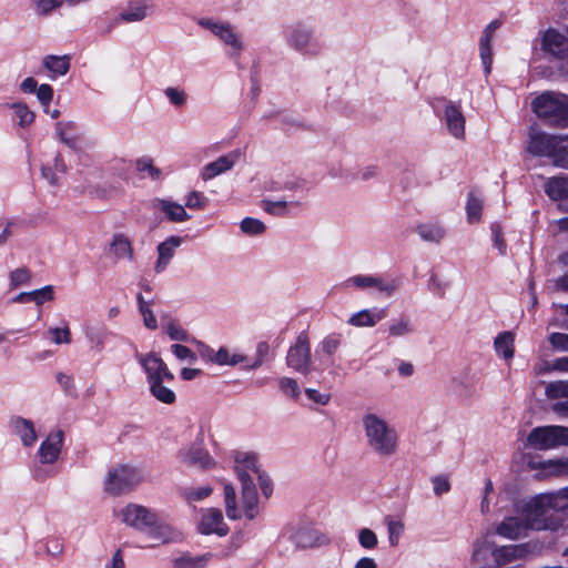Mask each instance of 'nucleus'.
Listing matches in <instances>:
<instances>
[{
    "label": "nucleus",
    "mask_w": 568,
    "mask_h": 568,
    "mask_svg": "<svg viewBox=\"0 0 568 568\" xmlns=\"http://www.w3.org/2000/svg\"><path fill=\"white\" fill-rule=\"evenodd\" d=\"M552 511L568 514V487L548 493Z\"/></svg>",
    "instance_id": "obj_42"
},
{
    "label": "nucleus",
    "mask_w": 568,
    "mask_h": 568,
    "mask_svg": "<svg viewBox=\"0 0 568 568\" xmlns=\"http://www.w3.org/2000/svg\"><path fill=\"white\" fill-rule=\"evenodd\" d=\"M110 252L114 260H129L133 258V250L129 239L123 234H115L110 244Z\"/></svg>",
    "instance_id": "obj_33"
},
{
    "label": "nucleus",
    "mask_w": 568,
    "mask_h": 568,
    "mask_svg": "<svg viewBox=\"0 0 568 568\" xmlns=\"http://www.w3.org/2000/svg\"><path fill=\"white\" fill-rule=\"evenodd\" d=\"M118 516L124 524L138 530H146L156 523V514L138 504L126 505L118 513Z\"/></svg>",
    "instance_id": "obj_13"
},
{
    "label": "nucleus",
    "mask_w": 568,
    "mask_h": 568,
    "mask_svg": "<svg viewBox=\"0 0 568 568\" xmlns=\"http://www.w3.org/2000/svg\"><path fill=\"white\" fill-rule=\"evenodd\" d=\"M528 445L537 450H548L568 445V427L559 425L539 426L534 428L528 437Z\"/></svg>",
    "instance_id": "obj_9"
},
{
    "label": "nucleus",
    "mask_w": 568,
    "mask_h": 568,
    "mask_svg": "<svg viewBox=\"0 0 568 568\" xmlns=\"http://www.w3.org/2000/svg\"><path fill=\"white\" fill-rule=\"evenodd\" d=\"M136 166L141 173H144L152 179H159L161 175L160 170L153 165L151 159H140L136 163Z\"/></svg>",
    "instance_id": "obj_61"
},
{
    "label": "nucleus",
    "mask_w": 568,
    "mask_h": 568,
    "mask_svg": "<svg viewBox=\"0 0 568 568\" xmlns=\"http://www.w3.org/2000/svg\"><path fill=\"white\" fill-rule=\"evenodd\" d=\"M47 334L57 345L71 343V332L68 324H64L62 327H50Z\"/></svg>",
    "instance_id": "obj_52"
},
{
    "label": "nucleus",
    "mask_w": 568,
    "mask_h": 568,
    "mask_svg": "<svg viewBox=\"0 0 568 568\" xmlns=\"http://www.w3.org/2000/svg\"><path fill=\"white\" fill-rule=\"evenodd\" d=\"M545 395L548 399H568V381L548 383L545 387Z\"/></svg>",
    "instance_id": "obj_43"
},
{
    "label": "nucleus",
    "mask_w": 568,
    "mask_h": 568,
    "mask_svg": "<svg viewBox=\"0 0 568 568\" xmlns=\"http://www.w3.org/2000/svg\"><path fill=\"white\" fill-rule=\"evenodd\" d=\"M440 120L453 138L465 139L466 119L458 103L448 101L444 106Z\"/></svg>",
    "instance_id": "obj_18"
},
{
    "label": "nucleus",
    "mask_w": 568,
    "mask_h": 568,
    "mask_svg": "<svg viewBox=\"0 0 568 568\" xmlns=\"http://www.w3.org/2000/svg\"><path fill=\"white\" fill-rule=\"evenodd\" d=\"M515 335L511 332L498 334L494 342L496 353L504 359L509 361L514 357Z\"/></svg>",
    "instance_id": "obj_36"
},
{
    "label": "nucleus",
    "mask_w": 568,
    "mask_h": 568,
    "mask_svg": "<svg viewBox=\"0 0 568 568\" xmlns=\"http://www.w3.org/2000/svg\"><path fill=\"white\" fill-rule=\"evenodd\" d=\"M179 460L190 467L210 469L215 466V460L205 449L203 440H196L178 453Z\"/></svg>",
    "instance_id": "obj_14"
},
{
    "label": "nucleus",
    "mask_w": 568,
    "mask_h": 568,
    "mask_svg": "<svg viewBox=\"0 0 568 568\" xmlns=\"http://www.w3.org/2000/svg\"><path fill=\"white\" fill-rule=\"evenodd\" d=\"M11 427L23 446L31 447L37 442L34 424L30 419L14 417L11 419Z\"/></svg>",
    "instance_id": "obj_27"
},
{
    "label": "nucleus",
    "mask_w": 568,
    "mask_h": 568,
    "mask_svg": "<svg viewBox=\"0 0 568 568\" xmlns=\"http://www.w3.org/2000/svg\"><path fill=\"white\" fill-rule=\"evenodd\" d=\"M387 332L389 336L398 338L413 334L415 327L408 317L400 316L390 321Z\"/></svg>",
    "instance_id": "obj_40"
},
{
    "label": "nucleus",
    "mask_w": 568,
    "mask_h": 568,
    "mask_svg": "<svg viewBox=\"0 0 568 568\" xmlns=\"http://www.w3.org/2000/svg\"><path fill=\"white\" fill-rule=\"evenodd\" d=\"M197 24L209 30L216 39L229 48L232 57H239L245 48L244 41L232 23L212 18H202Z\"/></svg>",
    "instance_id": "obj_7"
},
{
    "label": "nucleus",
    "mask_w": 568,
    "mask_h": 568,
    "mask_svg": "<svg viewBox=\"0 0 568 568\" xmlns=\"http://www.w3.org/2000/svg\"><path fill=\"white\" fill-rule=\"evenodd\" d=\"M245 361V356L241 354H231L226 347H220L216 351L215 364L220 366H235Z\"/></svg>",
    "instance_id": "obj_46"
},
{
    "label": "nucleus",
    "mask_w": 568,
    "mask_h": 568,
    "mask_svg": "<svg viewBox=\"0 0 568 568\" xmlns=\"http://www.w3.org/2000/svg\"><path fill=\"white\" fill-rule=\"evenodd\" d=\"M67 172V164L60 153H57L52 163H45L41 168L42 178L52 186L60 185L59 174Z\"/></svg>",
    "instance_id": "obj_28"
},
{
    "label": "nucleus",
    "mask_w": 568,
    "mask_h": 568,
    "mask_svg": "<svg viewBox=\"0 0 568 568\" xmlns=\"http://www.w3.org/2000/svg\"><path fill=\"white\" fill-rule=\"evenodd\" d=\"M234 471L241 483L243 511L236 506V493L231 484L224 486V503L226 516L239 519L244 514L247 519H253L257 514L256 481L262 494L267 498L272 494V481L258 466L257 455L250 450H234L232 454Z\"/></svg>",
    "instance_id": "obj_1"
},
{
    "label": "nucleus",
    "mask_w": 568,
    "mask_h": 568,
    "mask_svg": "<svg viewBox=\"0 0 568 568\" xmlns=\"http://www.w3.org/2000/svg\"><path fill=\"white\" fill-rule=\"evenodd\" d=\"M34 12L40 16H48L52 11L61 8L63 0H31Z\"/></svg>",
    "instance_id": "obj_47"
},
{
    "label": "nucleus",
    "mask_w": 568,
    "mask_h": 568,
    "mask_svg": "<svg viewBox=\"0 0 568 568\" xmlns=\"http://www.w3.org/2000/svg\"><path fill=\"white\" fill-rule=\"evenodd\" d=\"M341 345V341L337 336L328 335L320 344V349L331 356L333 355Z\"/></svg>",
    "instance_id": "obj_63"
},
{
    "label": "nucleus",
    "mask_w": 568,
    "mask_h": 568,
    "mask_svg": "<svg viewBox=\"0 0 568 568\" xmlns=\"http://www.w3.org/2000/svg\"><path fill=\"white\" fill-rule=\"evenodd\" d=\"M494 37L481 34L479 39V54L486 73L490 72L493 63L491 42Z\"/></svg>",
    "instance_id": "obj_41"
},
{
    "label": "nucleus",
    "mask_w": 568,
    "mask_h": 568,
    "mask_svg": "<svg viewBox=\"0 0 568 568\" xmlns=\"http://www.w3.org/2000/svg\"><path fill=\"white\" fill-rule=\"evenodd\" d=\"M532 110L551 125L568 126V95L545 92L532 101Z\"/></svg>",
    "instance_id": "obj_3"
},
{
    "label": "nucleus",
    "mask_w": 568,
    "mask_h": 568,
    "mask_svg": "<svg viewBox=\"0 0 568 568\" xmlns=\"http://www.w3.org/2000/svg\"><path fill=\"white\" fill-rule=\"evenodd\" d=\"M287 365L294 371L307 375L311 373V345L306 333H301L286 355Z\"/></svg>",
    "instance_id": "obj_12"
},
{
    "label": "nucleus",
    "mask_w": 568,
    "mask_h": 568,
    "mask_svg": "<svg viewBox=\"0 0 568 568\" xmlns=\"http://www.w3.org/2000/svg\"><path fill=\"white\" fill-rule=\"evenodd\" d=\"M516 510L527 519L531 529L550 528L549 521L552 507L548 493L536 495L527 501L516 505Z\"/></svg>",
    "instance_id": "obj_6"
},
{
    "label": "nucleus",
    "mask_w": 568,
    "mask_h": 568,
    "mask_svg": "<svg viewBox=\"0 0 568 568\" xmlns=\"http://www.w3.org/2000/svg\"><path fill=\"white\" fill-rule=\"evenodd\" d=\"M170 349L174 354V356L181 362L194 364L197 359L196 354L184 345L173 344L171 345Z\"/></svg>",
    "instance_id": "obj_56"
},
{
    "label": "nucleus",
    "mask_w": 568,
    "mask_h": 568,
    "mask_svg": "<svg viewBox=\"0 0 568 568\" xmlns=\"http://www.w3.org/2000/svg\"><path fill=\"white\" fill-rule=\"evenodd\" d=\"M36 94H37V99L42 108V111L48 112L49 105L51 104V102L53 100V95H54L53 88L48 83H43V84L39 85V88L36 91Z\"/></svg>",
    "instance_id": "obj_51"
},
{
    "label": "nucleus",
    "mask_w": 568,
    "mask_h": 568,
    "mask_svg": "<svg viewBox=\"0 0 568 568\" xmlns=\"http://www.w3.org/2000/svg\"><path fill=\"white\" fill-rule=\"evenodd\" d=\"M342 286L362 291L375 290L382 297L389 298L397 292L399 281L395 278L385 280L381 275L357 274L346 278Z\"/></svg>",
    "instance_id": "obj_10"
},
{
    "label": "nucleus",
    "mask_w": 568,
    "mask_h": 568,
    "mask_svg": "<svg viewBox=\"0 0 568 568\" xmlns=\"http://www.w3.org/2000/svg\"><path fill=\"white\" fill-rule=\"evenodd\" d=\"M165 333L172 341L189 342V333L178 323L171 322L165 326Z\"/></svg>",
    "instance_id": "obj_57"
},
{
    "label": "nucleus",
    "mask_w": 568,
    "mask_h": 568,
    "mask_svg": "<svg viewBox=\"0 0 568 568\" xmlns=\"http://www.w3.org/2000/svg\"><path fill=\"white\" fill-rule=\"evenodd\" d=\"M13 111V121L22 128H29L36 120V113L24 102H13L9 104Z\"/></svg>",
    "instance_id": "obj_35"
},
{
    "label": "nucleus",
    "mask_w": 568,
    "mask_h": 568,
    "mask_svg": "<svg viewBox=\"0 0 568 568\" xmlns=\"http://www.w3.org/2000/svg\"><path fill=\"white\" fill-rule=\"evenodd\" d=\"M165 98L176 109H182L187 103V93L178 87H168L163 91Z\"/></svg>",
    "instance_id": "obj_44"
},
{
    "label": "nucleus",
    "mask_w": 568,
    "mask_h": 568,
    "mask_svg": "<svg viewBox=\"0 0 568 568\" xmlns=\"http://www.w3.org/2000/svg\"><path fill=\"white\" fill-rule=\"evenodd\" d=\"M305 395L310 400L321 406L327 405L331 400V395L328 393H322L315 388H306Z\"/></svg>",
    "instance_id": "obj_64"
},
{
    "label": "nucleus",
    "mask_w": 568,
    "mask_h": 568,
    "mask_svg": "<svg viewBox=\"0 0 568 568\" xmlns=\"http://www.w3.org/2000/svg\"><path fill=\"white\" fill-rule=\"evenodd\" d=\"M527 554L528 547L526 545H507L491 550V556L498 568L517 559L525 558Z\"/></svg>",
    "instance_id": "obj_25"
},
{
    "label": "nucleus",
    "mask_w": 568,
    "mask_h": 568,
    "mask_svg": "<svg viewBox=\"0 0 568 568\" xmlns=\"http://www.w3.org/2000/svg\"><path fill=\"white\" fill-rule=\"evenodd\" d=\"M105 336H106V331L101 327L92 326V327H88L85 329V337L98 349L103 348Z\"/></svg>",
    "instance_id": "obj_55"
},
{
    "label": "nucleus",
    "mask_w": 568,
    "mask_h": 568,
    "mask_svg": "<svg viewBox=\"0 0 568 568\" xmlns=\"http://www.w3.org/2000/svg\"><path fill=\"white\" fill-rule=\"evenodd\" d=\"M567 148L568 134L552 135L535 129L529 131L527 152L536 156L551 158L555 165L559 154Z\"/></svg>",
    "instance_id": "obj_5"
},
{
    "label": "nucleus",
    "mask_w": 568,
    "mask_h": 568,
    "mask_svg": "<svg viewBox=\"0 0 568 568\" xmlns=\"http://www.w3.org/2000/svg\"><path fill=\"white\" fill-rule=\"evenodd\" d=\"M568 34V26L566 28ZM541 49L551 57L564 60L568 57V37L555 28H549L540 34Z\"/></svg>",
    "instance_id": "obj_17"
},
{
    "label": "nucleus",
    "mask_w": 568,
    "mask_h": 568,
    "mask_svg": "<svg viewBox=\"0 0 568 568\" xmlns=\"http://www.w3.org/2000/svg\"><path fill=\"white\" fill-rule=\"evenodd\" d=\"M387 316L384 307H372L361 310L349 316L347 324L354 327H374Z\"/></svg>",
    "instance_id": "obj_23"
},
{
    "label": "nucleus",
    "mask_w": 568,
    "mask_h": 568,
    "mask_svg": "<svg viewBox=\"0 0 568 568\" xmlns=\"http://www.w3.org/2000/svg\"><path fill=\"white\" fill-rule=\"evenodd\" d=\"M415 232L422 241L429 243H439L446 236L445 227L438 222L419 223Z\"/></svg>",
    "instance_id": "obj_31"
},
{
    "label": "nucleus",
    "mask_w": 568,
    "mask_h": 568,
    "mask_svg": "<svg viewBox=\"0 0 568 568\" xmlns=\"http://www.w3.org/2000/svg\"><path fill=\"white\" fill-rule=\"evenodd\" d=\"M490 550L489 542L486 539H479L474 544L471 560L474 562H481L486 559Z\"/></svg>",
    "instance_id": "obj_59"
},
{
    "label": "nucleus",
    "mask_w": 568,
    "mask_h": 568,
    "mask_svg": "<svg viewBox=\"0 0 568 568\" xmlns=\"http://www.w3.org/2000/svg\"><path fill=\"white\" fill-rule=\"evenodd\" d=\"M436 496H442L450 490V483L446 476L438 475L430 479Z\"/></svg>",
    "instance_id": "obj_62"
},
{
    "label": "nucleus",
    "mask_w": 568,
    "mask_h": 568,
    "mask_svg": "<svg viewBox=\"0 0 568 568\" xmlns=\"http://www.w3.org/2000/svg\"><path fill=\"white\" fill-rule=\"evenodd\" d=\"M278 388L283 393V395L297 399L301 394V388L296 379L291 377H281L277 381Z\"/></svg>",
    "instance_id": "obj_48"
},
{
    "label": "nucleus",
    "mask_w": 568,
    "mask_h": 568,
    "mask_svg": "<svg viewBox=\"0 0 568 568\" xmlns=\"http://www.w3.org/2000/svg\"><path fill=\"white\" fill-rule=\"evenodd\" d=\"M210 558V554L192 556L189 552H184L172 560V566L173 568H204Z\"/></svg>",
    "instance_id": "obj_37"
},
{
    "label": "nucleus",
    "mask_w": 568,
    "mask_h": 568,
    "mask_svg": "<svg viewBox=\"0 0 568 568\" xmlns=\"http://www.w3.org/2000/svg\"><path fill=\"white\" fill-rule=\"evenodd\" d=\"M531 529L527 519L519 513V516L506 517L496 527V534L507 539H518Z\"/></svg>",
    "instance_id": "obj_22"
},
{
    "label": "nucleus",
    "mask_w": 568,
    "mask_h": 568,
    "mask_svg": "<svg viewBox=\"0 0 568 568\" xmlns=\"http://www.w3.org/2000/svg\"><path fill=\"white\" fill-rule=\"evenodd\" d=\"M362 425L369 448L379 456L389 457L397 452L398 435L396 429L375 413H367Z\"/></svg>",
    "instance_id": "obj_2"
},
{
    "label": "nucleus",
    "mask_w": 568,
    "mask_h": 568,
    "mask_svg": "<svg viewBox=\"0 0 568 568\" xmlns=\"http://www.w3.org/2000/svg\"><path fill=\"white\" fill-rule=\"evenodd\" d=\"M240 229L245 234L257 235L265 231V224L257 219L245 217L241 221Z\"/></svg>",
    "instance_id": "obj_53"
},
{
    "label": "nucleus",
    "mask_w": 568,
    "mask_h": 568,
    "mask_svg": "<svg viewBox=\"0 0 568 568\" xmlns=\"http://www.w3.org/2000/svg\"><path fill=\"white\" fill-rule=\"evenodd\" d=\"M545 192L555 201L568 199V178L549 179L545 185Z\"/></svg>",
    "instance_id": "obj_38"
},
{
    "label": "nucleus",
    "mask_w": 568,
    "mask_h": 568,
    "mask_svg": "<svg viewBox=\"0 0 568 568\" xmlns=\"http://www.w3.org/2000/svg\"><path fill=\"white\" fill-rule=\"evenodd\" d=\"M55 132L59 140L73 151H80L81 134L73 121H59L55 123Z\"/></svg>",
    "instance_id": "obj_24"
},
{
    "label": "nucleus",
    "mask_w": 568,
    "mask_h": 568,
    "mask_svg": "<svg viewBox=\"0 0 568 568\" xmlns=\"http://www.w3.org/2000/svg\"><path fill=\"white\" fill-rule=\"evenodd\" d=\"M211 486L205 485L201 487L184 488L181 493L186 503H196L207 498L212 494Z\"/></svg>",
    "instance_id": "obj_45"
},
{
    "label": "nucleus",
    "mask_w": 568,
    "mask_h": 568,
    "mask_svg": "<svg viewBox=\"0 0 568 568\" xmlns=\"http://www.w3.org/2000/svg\"><path fill=\"white\" fill-rule=\"evenodd\" d=\"M151 537L160 542H179L183 539V534L178 528L166 523H155L149 527Z\"/></svg>",
    "instance_id": "obj_29"
},
{
    "label": "nucleus",
    "mask_w": 568,
    "mask_h": 568,
    "mask_svg": "<svg viewBox=\"0 0 568 568\" xmlns=\"http://www.w3.org/2000/svg\"><path fill=\"white\" fill-rule=\"evenodd\" d=\"M31 280V273L27 267H19L12 271L9 275L10 288L14 290L22 285L29 284Z\"/></svg>",
    "instance_id": "obj_50"
},
{
    "label": "nucleus",
    "mask_w": 568,
    "mask_h": 568,
    "mask_svg": "<svg viewBox=\"0 0 568 568\" xmlns=\"http://www.w3.org/2000/svg\"><path fill=\"white\" fill-rule=\"evenodd\" d=\"M241 150H233L224 155H221L215 161L205 164L200 173L203 181H209L217 175H221L230 170L241 160Z\"/></svg>",
    "instance_id": "obj_19"
},
{
    "label": "nucleus",
    "mask_w": 568,
    "mask_h": 568,
    "mask_svg": "<svg viewBox=\"0 0 568 568\" xmlns=\"http://www.w3.org/2000/svg\"><path fill=\"white\" fill-rule=\"evenodd\" d=\"M172 384L166 382H153L149 383V389L153 397L163 404H173L175 402V393L171 388Z\"/></svg>",
    "instance_id": "obj_39"
},
{
    "label": "nucleus",
    "mask_w": 568,
    "mask_h": 568,
    "mask_svg": "<svg viewBox=\"0 0 568 568\" xmlns=\"http://www.w3.org/2000/svg\"><path fill=\"white\" fill-rule=\"evenodd\" d=\"M262 209L274 216H286L291 213L292 207H301V203L298 201H271V200H263L261 203Z\"/></svg>",
    "instance_id": "obj_34"
},
{
    "label": "nucleus",
    "mask_w": 568,
    "mask_h": 568,
    "mask_svg": "<svg viewBox=\"0 0 568 568\" xmlns=\"http://www.w3.org/2000/svg\"><path fill=\"white\" fill-rule=\"evenodd\" d=\"M42 67L50 72L51 79L65 75L70 70L69 55L49 54L42 59Z\"/></svg>",
    "instance_id": "obj_30"
},
{
    "label": "nucleus",
    "mask_w": 568,
    "mask_h": 568,
    "mask_svg": "<svg viewBox=\"0 0 568 568\" xmlns=\"http://www.w3.org/2000/svg\"><path fill=\"white\" fill-rule=\"evenodd\" d=\"M199 530L203 535L216 534L225 536L229 527L224 523L222 511L216 508H209L203 511L202 519L199 524Z\"/></svg>",
    "instance_id": "obj_21"
},
{
    "label": "nucleus",
    "mask_w": 568,
    "mask_h": 568,
    "mask_svg": "<svg viewBox=\"0 0 568 568\" xmlns=\"http://www.w3.org/2000/svg\"><path fill=\"white\" fill-rule=\"evenodd\" d=\"M358 544L366 550H373L378 544L376 534L369 528H362L357 534Z\"/></svg>",
    "instance_id": "obj_54"
},
{
    "label": "nucleus",
    "mask_w": 568,
    "mask_h": 568,
    "mask_svg": "<svg viewBox=\"0 0 568 568\" xmlns=\"http://www.w3.org/2000/svg\"><path fill=\"white\" fill-rule=\"evenodd\" d=\"M155 206L165 213L168 220L172 222H184L191 219L184 206L179 203L169 200H156Z\"/></svg>",
    "instance_id": "obj_32"
},
{
    "label": "nucleus",
    "mask_w": 568,
    "mask_h": 568,
    "mask_svg": "<svg viewBox=\"0 0 568 568\" xmlns=\"http://www.w3.org/2000/svg\"><path fill=\"white\" fill-rule=\"evenodd\" d=\"M181 244L182 239L180 236L172 235L158 245V260L154 265V271L156 273H162L168 267L176 248Z\"/></svg>",
    "instance_id": "obj_26"
},
{
    "label": "nucleus",
    "mask_w": 568,
    "mask_h": 568,
    "mask_svg": "<svg viewBox=\"0 0 568 568\" xmlns=\"http://www.w3.org/2000/svg\"><path fill=\"white\" fill-rule=\"evenodd\" d=\"M283 536L297 548L307 549L324 546L326 536L307 524H293L284 528Z\"/></svg>",
    "instance_id": "obj_11"
},
{
    "label": "nucleus",
    "mask_w": 568,
    "mask_h": 568,
    "mask_svg": "<svg viewBox=\"0 0 568 568\" xmlns=\"http://www.w3.org/2000/svg\"><path fill=\"white\" fill-rule=\"evenodd\" d=\"M387 531L389 545L395 547L398 545L399 537L404 531V525L398 520L388 519Z\"/></svg>",
    "instance_id": "obj_58"
},
{
    "label": "nucleus",
    "mask_w": 568,
    "mask_h": 568,
    "mask_svg": "<svg viewBox=\"0 0 568 568\" xmlns=\"http://www.w3.org/2000/svg\"><path fill=\"white\" fill-rule=\"evenodd\" d=\"M33 301L36 305L41 306L43 303L54 298V291L52 285H45L41 288L32 291Z\"/></svg>",
    "instance_id": "obj_60"
},
{
    "label": "nucleus",
    "mask_w": 568,
    "mask_h": 568,
    "mask_svg": "<svg viewBox=\"0 0 568 568\" xmlns=\"http://www.w3.org/2000/svg\"><path fill=\"white\" fill-rule=\"evenodd\" d=\"M152 12L153 6L148 0H130L104 32H110L119 23L141 22Z\"/></svg>",
    "instance_id": "obj_16"
},
{
    "label": "nucleus",
    "mask_w": 568,
    "mask_h": 568,
    "mask_svg": "<svg viewBox=\"0 0 568 568\" xmlns=\"http://www.w3.org/2000/svg\"><path fill=\"white\" fill-rule=\"evenodd\" d=\"M285 41L292 50L304 57H316L321 52L313 28L304 22L291 26L286 31Z\"/></svg>",
    "instance_id": "obj_8"
},
{
    "label": "nucleus",
    "mask_w": 568,
    "mask_h": 568,
    "mask_svg": "<svg viewBox=\"0 0 568 568\" xmlns=\"http://www.w3.org/2000/svg\"><path fill=\"white\" fill-rule=\"evenodd\" d=\"M483 210V202L477 196L470 194L466 203L467 219L469 223L479 221Z\"/></svg>",
    "instance_id": "obj_49"
},
{
    "label": "nucleus",
    "mask_w": 568,
    "mask_h": 568,
    "mask_svg": "<svg viewBox=\"0 0 568 568\" xmlns=\"http://www.w3.org/2000/svg\"><path fill=\"white\" fill-rule=\"evenodd\" d=\"M139 362L146 374L148 384L153 382H166V384H172L174 382L173 373L155 353L141 355Z\"/></svg>",
    "instance_id": "obj_15"
},
{
    "label": "nucleus",
    "mask_w": 568,
    "mask_h": 568,
    "mask_svg": "<svg viewBox=\"0 0 568 568\" xmlns=\"http://www.w3.org/2000/svg\"><path fill=\"white\" fill-rule=\"evenodd\" d=\"M145 479L144 471L140 467L118 465L111 468L104 479L106 493L121 496L128 494Z\"/></svg>",
    "instance_id": "obj_4"
},
{
    "label": "nucleus",
    "mask_w": 568,
    "mask_h": 568,
    "mask_svg": "<svg viewBox=\"0 0 568 568\" xmlns=\"http://www.w3.org/2000/svg\"><path fill=\"white\" fill-rule=\"evenodd\" d=\"M64 434L57 429L51 432L41 443L38 455L42 464H53L58 460L63 445Z\"/></svg>",
    "instance_id": "obj_20"
}]
</instances>
